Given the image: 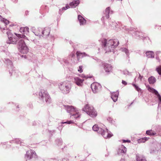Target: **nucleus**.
Segmentation results:
<instances>
[{"mask_svg": "<svg viewBox=\"0 0 161 161\" xmlns=\"http://www.w3.org/2000/svg\"><path fill=\"white\" fill-rule=\"evenodd\" d=\"M13 1L15 2H17V0H12Z\"/></svg>", "mask_w": 161, "mask_h": 161, "instance_id": "4d7b16f0", "label": "nucleus"}, {"mask_svg": "<svg viewBox=\"0 0 161 161\" xmlns=\"http://www.w3.org/2000/svg\"><path fill=\"white\" fill-rule=\"evenodd\" d=\"M82 110L85 112L88 115L92 117H95L97 115V112L94 109L92 106L89 104H86L82 108Z\"/></svg>", "mask_w": 161, "mask_h": 161, "instance_id": "423d86ee", "label": "nucleus"}, {"mask_svg": "<svg viewBox=\"0 0 161 161\" xmlns=\"http://www.w3.org/2000/svg\"><path fill=\"white\" fill-rule=\"evenodd\" d=\"M119 92H116L111 93V98L114 102H116L118 99Z\"/></svg>", "mask_w": 161, "mask_h": 161, "instance_id": "6ab92c4d", "label": "nucleus"}, {"mask_svg": "<svg viewBox=\"0 0 161 161\" xmlns=\"http://www.w3.org/2000/svg\"><path fill=\"white\" fill-rule=\"evenodd\" d=\"M148 81L149 84H153L155 82L156 79L154 77L151 76L148 78Z\"/></svg>", "mask_w": 161, "mask_h": 161, "instance_id": "a878e982", "label": "nucleus"}, {"mask_svg": "<svg viewBox=\"0 0 161 161\" xmlns=\"http://www.w3.org/2000/svg\"><path fill=\"white\" fill-rule=\"evenodd\" d=\"M134 81H135V82H136V78H135V79H134Z\"/></svg>", "mask_w": 161, "mask_h": 161, "instance_id": "e2e57ef3", "label": "nucleus"}, {"mask_svg": "<svg viewBox=\"0 0 161 161\" xmlns=\"http://www.w3.org/2000/svg\"><path fill=\"white\" fill-rule=\"evenodd\" d=\"M101 135L105 138H109L113 136L112 133L103 124H101Z\"/></svg>", "mask_w": 161, "mask_h": 161, "instance_id": "6e6552de", "label": "nucleus"}, {"mask_svg": "<svg viewBox=\"0 0 161 161\" xmlns=\"http://www.w3.org/2000/svg\"><path fill=\"white\" fill-rule=\"evenodd\" d=\"M126 152V148L123 145L119 146L118 150L117 153L119 155H122L125 154Z\"/></svg>", "mask_w": 161, "mask_h": 161, "instance_id": "2eb2a0df", "label": "nucleus"}, {"mask_svg": "<svg viewBox=\"0 0 161 161\" xmlns=\"http://www.w3.org/2000/svg\"><path fill=\"white\" fill-rule=\"evenodd\" d=\"M70 8V6L68 4L66 5L65 7H63L61 8L63 11L65 10Z\"/></svg>", "mask_w": 161, "mask_h": 161, "instance_id": "ea45409f", "label": "nucleus"}, {"mask_svg": "<svg viewBox=\"0 0 161 161\" xmlns=\"http://www.w3.org/2000/svg\"><path fill=\"white\" fill-rule=\"evenodd\" d=\"M143 77V76H141V75L139 74V77L138 78V79H139L141 80H142V78Z\"/></svg>", "mask_w": 161, "mask_h": 161, "instance_id": "3c124183", "label": "nucleus"}, {"mask_svg": "<svg viewBox=\"0 0 161 161\" xmlns=\"http://www.w3.org/2000/svg\"><path fill=\"white\" fill-rule=\"evenodd\" d=\"M156 70L158 74L159 75H161V65L157 67Z\"/></svg>", "mask_w": 161, "mask_h": 161, "instance_id": "f704fd0d", "label": "nucleus"}, {"mask_svg": "<svg viewBox=\"0 0 161 161\" xmlns=\"http://www.w3.org/2000/svg\"><path fill=\"white\" fill-rule=\"evenodd\" d=\"M2 18V17L0 15V19L1 20V19Z\"/></svg>", "mask_w": 161, "mask_h": 161, "instance_id": "0e129e2a", "label": "nucleus"}, {"mask_svg": "<svg viewBox=\"0 0 161 161\" xmlns=\"http://www.w3.org/2000/svg\"><path fill=\"white\" fill-rule=\"evenodd\" d=\"M1 21L4 23L5 24V25H8L9 23L8 20L3 18L1 19Z\"/></svg>", "mask_w": 161, "mask_h": 161, "instance_id": "72a5a7b5", "label": "nucleus"}, {"mask_svg": "<svg viewBox=\"0 0 161 161\" xmlns=\"http://www.w3.org/2000/svg\"><path fill=\"white\" fill-rule=\"evenodd\" d=\"M132 85L135 87V89L138 92H139L141 91V89L134 83H132Z\"/></svg>", "mask_w": 161, "mask_h": 161, "instance_id": "473e14b6", "label": "nucleus"}, {"mask_svg": "<svg viewBox=\"0 0 161 161\" xmlns=\"http://www.w3.org/2000/svg\"><path fill=\"white\" fill-rule=\"evenodd\" d=\"M56 142V144L58 146L61 145L63 143L62 139L61 138L57 139Z\"/></svg>", "mask_w": 161, "mask_h": 161, "instance_id": "2f4dec72", "label": "nucleus"}, {"mask_svg": "<svg viewBox=\"0 0 161 161\" xmlns=\"http://www.w3.org/2000/svg\"><path fill=\"white\" fill-rule=\"evenodd\" d=\"M156 59H158V58L157 57H156Z\"/></svg>", "mask_w": 161, "mask_h": 161, "instance_id": "774afa93", "label": "nucleus"}, {"mask_svg": "<svg viewBox=\"0 0 161 161\" xmlns=\"http://www.w3.org/2000/svg\"><path fill=\"white\" fill-rule=\"evenodd\" d=\"M21 56L22 57H24V58H26V56L25 55H22Z\"/></svg>", "mask_w": 161, "mask_h": 161, "instance_id": "5fc2aeb1", "label": "nucleus"}, {"mask_svg": "<svg viewBox=\"0 0 161 161\" xmlns=\"http://www.w3.org/2000/svg\"><path fill=\"white\" fill-rule=\"evenodd\" d=\"M99 86V84L97 82H94L91 85V88L94 93H95L97 92L98 90V87Z\"/></svg>", "mask_w": 161, "mask_h": 161, "instance_id": "ddd939ff", "label": "nucleus"}, {"mask_svg": "<svg viewBox=\"0 0 161 161\" xmlns=\"http://www.w3.org/2000/svg\"><path fill=\"white\" fill-rule=\"evenodd\" d=\"M80 1L79 0L73 1L70 2L69 4V6L71 8H74L77 6L80 3Z\"/></svg>", "mask_w": 161, "mask_h": 161, "instance_id": "aec40b11", "label": "nucleus"}, {"mask_svg": "<svg viewBox=\"0 0 161 161\" xmlns=\"http://www.w3.org/2000/svg\"><path fill=\"white\" fill-rule=\"evenodd\" d=\"M36 154L35 152L32 150H30L26 152L25 158L26 159H30L32 158H36Z\"/></svg>", "mask_w": 161, "mask_h": 161, "instance_id": "9d476101", "label": "nucleus"}, {"mask_svg": "<svg viewBox=\"0 0 161 161\" xmlns=\"http://www.w3.org/2000/svg\"><path fill=\"white\" fill-rule=\"evenodd\" d=\"M7 143H8V142H2V143L1 144H2L3 145H5L7 144Z\"/></svg>", "mask_w": 161, "mask_h": 161, "instance_id": "864d4df0", "label": "nucleus"}, {"mask_svg": "<svg viewBox=\"0 0 161 161\" xmlns=\"http://www.w3.org/2000/svg\"><path fill=\"white\" fill-rule=\"evenodd\" d=\"M16 73H18V71H15L14 70H13L12 72L11 73V72H9V74H10V75H11L12 74H14Z\"/></svg>", "mask_w": 161, "mask_h": 161, "instance_id": "c03bdc74", "label": "nucleus"}, {"mask_svg": "<svg viewBox=\"0 0 161 161\" xmlns=\"http://www.w3.org/2000/svg\"><path fill=\"white\" fill-rule=\"evenodd\" d=\"M122 83L125 85H126L127 84V83L125 81L122 80Z\"/></svg>", "mask_w": 161, "mask_h": 161, "instance_id": "8fccbe9b", "label": "nucleus"}, {"mask_svg": "<svg viewBox=\"0 0 161 161\" xmlns=\"http://www.w3.org/2000/svg\"><path fill=\"white\" fill-rule=\"evenodd\" d=\"M121 50L122 51L125 52L127 56H129V53L128 50L127 48L123 47L121 48Z\"/></svg>", "mask_w": 161, "mask_h": 161, "instance_id": "7c9ffc66", "label": "nucleus"}, {"mask_svg": "<svg viewBox=\"0 0 161 161\" xmlns=\"http://www.w3.org/2000/svg\"><path fill=\"white\" fill-rule=\"evenodd\" d=\"M76 54L77 59H75V61L74 60V63H77L81 61V59L84 57H89V55L85 52H81L80 51H77Z\"/></svg>", "mask_w": 161, "mask_h": 161, "instance_id": "1a4fd4ad", "label": "nucleus"}, {"mask_svg": "<svg viewBox=\"0 0 161 161\" xmlns=\"http://www.w3.org/2000/svg\"><path fill=\"white\" fill-rule=\"evenodd\" d=\"M74 123V122L72 120H69L68 121H67L65 122H62L61 123V125L62 126V124H71Z\"/></svg>", "mask_w": 161, "mask_h": 161, "instance_id": "58836bf2", "label": "nucleus"}, {"mask_svg": "<svg viewBox=\"0 0 161 161\" xmlns=\"http://www.w3.org/2000/svg\"><path fill=\"white\" fill-rule=\"evenodd\" d=\"M64 107L67 112L71 115L72 118H74L76 119H78L80 116L78 110L74 106L71 105H64Z\"/></svg>", "mask_w": 161, "mask_h": 161, "instance_id": "7ed1b4c3", "label": "nucleus"}, {"mask_svg": "<svg viewBox=\"0 0 161 161\" xmlns=\"http://www.w3.org/2000/svg\"><path fill=\"white\" fill-rule=\"evenodd\" d=\"M33 107V106H32V105L31 104V105H30V107L31 108H32Z\"/></svg>", "mask_w": 161, "mask_h": 161, "instance_id": "bf43d9fd", "label": "nucleus"}, {"mask_svg": "<svg viewBox=\"0 0 161 161\" xmlns=\"http://www.w3.org/2000/svg\"><path fill=\"white\" fill-rule=\"evenodd\" d=\"M80 76L83 78H85V79H87L88 78H91L92 77V76H89L88 75H86L84 74H81L80 75Z\"/></svg>", "mask_w": 161, "mask_h": 161, "instance_id": "4c0bfd02", "label": "nucleus"}, {"mask_svg": "<svg viewBox=\"0 0 161 161\" xmlns=\"http://www.w3.org/2000/svg\"><path fill=\"white\" fill-rule=\"evenodd\" d=\"M49 132L50 133L52 134L53 133H55V130H51L49 131Z\"/></svg>", "mask_w": 161, "mask_h": 161, "instance_id": "603ef678", "label": "nucleus"}, {"mask_svg": "<svg viewBox=\"0 0 161 161\" xmlns=\"http://www.w3.org/2000/svg\"><path fill=\"white\" fill-rule=\"evenodd\" d=\"M72 43H73V42H72V41H69V43L70 44L72 45Z\"/></svg>", "mask_w": 161, "mask_h": 161, "instance_id": "13d9d810", "label": "nucleus"}, {"mask_svg": "<svg viewBox=\"0 0 161 161\" xmlns=\"http://www.w3.org/2000/svg\"><path fill=\"white\" fill-rule=\"evenodd\" d=\"M122 141H123V143L130 142V141L129 140H122Z\"/></svg>", "mask_w": 161, "mask_h": 161, "instance_id": "de8ad7c7", "label": "nucleus"}, {"mask_svg": "<svg viewBox=\"0 0 161 161\" xmlns=\"http://www.w3.org/2000/svg\"><path fill=\"white\" fill-rule=\"evenodd\" d=\"M84 80L80 79L78 77L74 78V82L78 86H81Z\"/></svg>", "mask_w": 161, "mask_h": 161, "instance_id": "a211bd4d", "label": "nucleus"}, {"mask_svg": "<svg viewBox=\"0 0 161 161\" xmlns=\"http://www.w3.org/2000/svg\"><path fill=\"white\" fill-rule=\"evenodd\" d=\"M103 67L106 72L108 73L111 72L112 67L110 64L107 63L104 64Z\"/></svg>", "mask_w": 161, "mask_h": 161, "instance_id": "dca6fc26", "label": "nucleus"}, {"mask_svg": "<svg viewBox=\"0 0 161 161\" xmlns=\"http://www.w3.org/2000/svg\"><path fill=\"white\" fill-rule=\"evenodd\" d=\"M19 31L21 33L24 34H26L29 32V28L27 27H21Z\"/></svg>", "mask_w": 161, "mask_h": 161, "instance_id": "5701e85b", "label": "nucleus"}, {"mask_svg": "<svg viewBox=\"0 0 161 161\" xmlns=\"http://www.w3.org/2000/svg\"><path fill=\"white\" fill-rule=\"evenodd\" d=\"M148 138L147 137H144L142 138L138 139L137 140V142L138 143H143L145 142L146 141H147Z\"/></svg>", "mask_w": 161, "mask_h": 161, "instance_id": "c85d7f7f", "label": "nucleus"}, {"mask_svg": "<svg viewBox=\"0 0 161 161\" xmlns=\"http://www.w3.org/2000/svg\"><path fill=\"white\" fill-rule=\"evenodd\" d=\"M8 40L7 41L8 44H15L17 41H19L18 45L19 49L22 53H26L28 52L27 47L26 44L28 43L29 40L24 35L12 34L9 31L7 32Z\"/></svg>", "mask_w": 161, "mask_h": 161, "instance_id": "f257e3e1", "label": "nucleus"}, {"mask_svg": "<svg viewBox=\"0 0 161 161\" xmlns=\"http://www.w3.org/2000/svg\"><path fill=\"white\" fill-rule=\"evenodd\" d=\"M92 129L93 131L97 132L98 133V131L99 130V127L96 124L93 126Z\"/></svg>", "mask_w": 161, "mask_h": 161, "instance_id": "c756f323", "label": "nucleus"}, {"mask_svg": "<svg viewBox=\"0 0 161 161\" xmlns=\"http://www.w3.org/2000/svg\"><path fill=\"white\" fill-rule=\"evenodd\" d=\"M70 56L71 58V60L74 62V60L75 61V60L74 59V58L75 57V54L72 53L70 54Z\"/></svg>", "mask_w": 161, "mask_h": 161, "instance_id": "e433bc0d", "label": "nucleus"}, {"mask_svg": "<svg viewBox=\"0 0 161 161\" xmlns=\"http://www.w3.org/2000/svg\"><path fill=\"white\" fill-rule=\"evenodd\" d=\"M109 25L111 26L114 29L117 27V26L118 25L117 23L114 21L111 20L109 22Z\"/></svg>", "mask_w": 161, "mask_h": 161, "instance_id": "393cba45", "label": "nucleus"}, {"mask_svg": "<svg viewBox=\"0 0 161 161\" xmlns=\"http://www.w3.org/2000/svg\"><path fill=\"white\" fill-rule=\"evenodd\" d=\"M113 13L114 11L112 10H110L109 7H108L106 8L103 13V16L101 18V21H102L103 25H105V22L109 18V14H111Z\"/></svg>", "mask_w": 161, "mask_h": 161, "instance_id": "0eeeda50", "label": "nucleus"}, {"mask_svg": "<svg viewBox=\"0 0 161 161\" xmlns=\"http://www.w3.org/2000/svg\"><path fill=\"white\" fill-rule=\"evenodd\" d=\"M10 143H16L17 144H20L21 145V140L19 138L16 139H15L11 141H10Z\"/></svg>", "mask_w": 161, "mask_h": 161, "instance_id": "bb28decb", "label": "nucleus"}, {"mask_svg": "<svg viewBox=\"0 0 161 161\" xmlns=\"http://www.w3.org/2000/svg\"><path fill=\"white\" fill-rule=\"evenodd\" d=\"M83 66H79V68L78 69V71L80 73H81L83 72L82 70Z\"/></svg>", "mask_w": 161, "mask_h": 161, "instance_id": "79ce46f5", "label": "nucleus"}, {"mask_svg": "<svg viewBox=\"0 0 161 161\" xmlns=\"http://www.w3.org/2000/svg\"><path fill=\"white\" fill-rule=\"evenodd\" d=\"M146 133L147 134L149 135H152V134L151 132V130H147L146 131Z\"/></svg>", "mask_w": 161, "mask_h": 161, "instance_id": "a18cd8bd", "label": "nucleus"}, {"mask_svg": "<svg viewBox=\"0 0 161 161\" xmlns=\"http://www.w3.org/2000/svg\"><path fill=\"white\" fill-rule=\"evenodd\" d=\"M146 57L149 58H153L154 57V53L152 51H147L146 53Z\"/></svg>", "mask_w": 161, "mask_h": 161, "instance_id": "412c9836", "label": "nucleus"}, {"mask_svg": "<svg viewBox=\"0 0 161 161\" xmlns=\"http://www.w3.org/2000/svg\"><path fill=\"white\" fill-rule=\"evenodd\" d=\"M107 120L110 123L113 124L114 123V121L113 120L112 118L111 117H109L107 118Z\"/></svg>", "mask_w": 161, "mask_h": 161, "instance_id": "a19ab883", "label": "nucleus"}, {"mask_svg": "<svg viewBox=\"0 0 161 161\" xmlns=\"http://www.w3.org/2000/svg\"><path fill=\"white\" fill-rule=\"evenodd\" d=\"M36 123L35 122H34L33 123V125H36Z\"/></svg>", "mask_w": 161, "mask_h": 161, "instance_id": "6e6d98bb", "label": "nucleus"}, {"mask_svg": "<svg viewBox=\"0 0 161 161\" xmlns=\"http://www.w3.org/2000/svg\"><path fill=\"white\" fill-rule=\"evenodd\" d=\"M119 42L117 39L107 40L106 39L101 40V46L105 53L113 52L114 49L118 45Z\"/></svg>", "mask_w": 161, "mask_h": 161, "instance_id": "f03ea898", "label": "nucleus"}, {"mask_svg": "<svg viewBox=\"0 0 161 161\" xmlns=\"http://www.w3.org/2000/svg\"><path fill=\"white\" fill-rule=\"evenodd\" d=\"M148 90L149 91L154 93L156 96H157L159 101L158 102V105H161V96L158 93V91L155 89L151 87L148 88Z\"/></svg>", "mask_w": 161, "mask_h": 161, "instance_id": "9b49d317", "label": "nucleus"}, {"mask_svg": "<svg viewBox=\"0 0 161 161\" xmlns=\"http://www.w3.org/2000/svg\"><path fill=\"white\" fill-rule=\"evenodd\" d=\"M17 108H19V106H17Z\"/></svg>", "mask_w": 161, "mask_h": 161, "instance_id": "338daca9", "label": "nucleus"}, {"mask_svg": "<svg viewBox=\"0 0 161 161\" xmlns=\"http://www.w3.org/2000/svg\"><path fill=\"white\" fill-rule=\"evenodd\" d=\"M152 135H153L156 134L155 133H154L153 132H152Z\"/></svg>", "mask_w": 161, "mask_h": 161, "instance_id": "680f3d73", "label": "nucleus"}, {"mask_svg": "<svg viewBox=\"0 0 161 161\" xmlns=\"http://www.w3.org/2000/svg\"><path fill=\"white\" fill-rule=\"evenodd\" d=\"M123 73L124 75H130L131 74V73L129 72L127 70H125L123 71Z\"/></svg>", "mask_w": 161, "mask_h": 161, "instance_id": "c9c22d12", "label": "nucleus"}, {"mask_svg": "<svg viewBox=\"0 0 161 161\" xmlns=\"http://www.w3.org/2000/svg\"><path fill=\"white\" fill-rule=\"evenodd\" d=\"M134 29L133 28L130 27V29H127V30H126L128 31H134Z\"/></svg>", "mask_w": 161, "mask_h": 161, "instance_id": "49530a36", "label": "nucleus"}, {"mask_svg": "<svg viewBox=\"0 0 161 161\" xmlns=\"http://www.w3.org/2000/svg\"><path fill=\"white\" fill-rule=\"evenodd\" d=\"M78 19L80 25H86V20L82 16L80 15H78Z\"/></svg>", "mask_w": 161, "mask_h": 161, "instance_id": "f3484780", "label": "nucleus"}, {"mask_svg": "<svg viewBox=\"0 0 161 161\" xmlns=\"http://www.w3.org/2000/svg\"><path fill=\"white\" fill-rule=\"evenodd\" d=\"M58 86L61 92L65 94L68 93L71 88L70 81L67 80L60 83Z\"/></svg>", "mask_w": 161, "mask_h": 161, "instance_id": "20e7f679", "label": "nucleus"}, {"mask_svg": "<svg viewBox=\"0 0 161 161\" xmlns=\"http://www.w3.org/2000/svg\"><path fill=\"white\" fill-rule=\"evenodd\" d=\"M42 29V28H39L36 30L34 27H32L31 28V30L35 35L39 36L40 37H41Z\"/></svg>", "mask_w": 161, "mask_h": 161, "instance_id": "4468645a", "label": "nucleus"}, {"mask_svg": "<svg viewBox=\"0 0 161 161\" xmlns=\"http://www.w3.org/2000/svg\"><path fill=\"white\" fill-rule=\"evenodd\" d=\"M50 31V29L48 27L45 28L43 30L42 29L41 36H42L44 38H46L49 36Z\"/></svg>", "mask_w": 161, "mask_h": 161, "instance_id": "f8f14e48", "label": "nucleus"}, {"mask_svg": "<svg viewBox=\"0 0 161 161\" xmlns=\"http://www.w3.org/2000/svg\"><path fill=\"white\" fill-rule=\"evenodd\" d=\"M120 161H125V160L124 159H121Z\"/></svg>", "mask_w": 161, "mask_h": 161, "instance_id": "052dcab7", "label": "nucleus"}, {"mask_svg": "<svg viewBox=\"0 0 161 161\" xmlns=\"http://www.w3.org/2000/svg\"><path fill=\"white\" fill-rule=\"evenodd\" d=\"M135 34L137 37H139L140 39H142L143 38L142 35H143L142 32H140L138 31H136L135 32Z\"/></svg>", "mask_w": 161, "mask_h": 161, "instance_id": "cd10ccee", "label": "nucleus"}, {"mask_svg": "<svg viewBox=\"0 0 161 161\" xmlns=\"http://www.w3.org/2000/svg\"><path fill=\"white\" fill-rule=\"evenodd\" d=\"M4 62L8 66H9L10 67L11 69H13V63L10 59L8 58H5L4 60Z\"/></svg>", "mask_w": 161, "mask_h": 161, "instance_id": "4be33fe9", "label": "nucleus"}, {"mask_svg": "<svg viewBox=\"0 0 161 161\" xmlns=\"http://www.w3.org/2000/svg\"><path fill=\"white\" fill-rule=\"evenodd\" d=\"M136 159L137 161H146L144 157L138 154L136 155Z\"/></svg>", "mask_w": 161, "mask_h": 161, "instance_id": "b1692460", "label": "nucleus"}, {"mask_svg": "<svg viewBox=\"0 0 161 161\" xmlns=\"http://www.w3.org/2000/svg\"><path fill=\"white\" fill-rule=\"evenodd\" d=\"M69 58H65L64 59H63L64 62L65 63V64H68L69 63Z\"/></svg>", "mask_w": 161, "mask_h": 161, "instance_id": "37998d69", "label": "nucleus"}, {"mask_svg": "<svg viewBox=\"0 0 161 161\" xmlns=\"http://www.w3.org/2000/svg\"><path fill=\"white\" fill-rule=\"evenodd\" d=\"M63 11H63L61 8L60 9H59V12H58L59 14H60V15L62 14L63 13Z\"/></svg>", "mask_w": 161, "mask_h": 161, "instance_id": "09e8293b", "label": "nucleus"}, {"mask_svg": "<svg viewBox=\"0 0 161 161\" xmlns=\"http://www.w3.org/2000/svg\"><path fill=\"white\" fill-rule=\"evenodd\" d=\"M27 11H26L25 12V14H26V13H27Z\"/></svg>", "mask_w": 161, "mask_h": 161, "instance_id": "69168bd1", "label": "nucleus"}, {"mask_svg": "<svg viewBox=\"0 0 161 161\" xmlns=\"http://www.w3.org/2000/svg\"><path fill=\"white\" fill-rule=\"evenodd\" d=\"M39 98L43 103L49 104L51 102V99L47 92L44 90L41 89L39 92Z\"/></svg>", "mask_w": 161, "mask_h": 161, "instance_id": "39448f33", "label": "nucleus"}]
</instances>
